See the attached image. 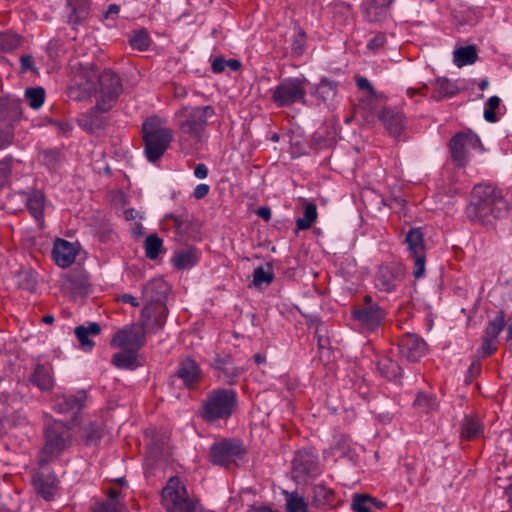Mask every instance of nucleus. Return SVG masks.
Segmentation results:
<instances>
[{
    "label": "nucleus",
    "instance_id": "nucleus-1",
    "mask_svg": "<svg viewBox=\"0 0 512 512\" xmlns=\"http://www.w3.org/2000/svg\"><path fill=\"white\" fill-rule=\"evenodd\" d=\"M75 87L70 88V95L77 100L99 94L97 108L111 110L123 92L120 76L111 69L97 71L93 63L80 64Z\"/></svg>",
    "mask_w": 512,
    "mask_h": 512
},
{
    "label": "nucleus",
    "instance_id": "nucleus-2",
    "mask_svg": "<svg viewBox=\"0 0 512 512\" xmlns=\"http://www.w3.org/2000/svg\"><path fill=\"white\" fill-rule=\"evenodd\" d=\"M509 204L500 190L491 185H476L471 193L466 215L470 221L486 227L508 215Z\"/></svg>",
    "mask_w": 512,
    "mask_h": 512
},
{
    "label": "nucleus",
    "instance_id": "nucleus-3",
    "mask_svg": "<svg viewBox=\"0 0 512 512\" xmlns=\"http://www.w3.org/2000/svg\"><path fill=\"white\" fill-rule=\"evenodd\" d=\"M215 115L211 105L197 107H182L176 112L179 127V145L181 151L190 154L198 151L205 139L208 118Z\"/></svg>",
    "mask_w": 512,
    "mask_h": 512
},
{
    "label": "nucleus",
    "instance_id": "nucleus-4",
    "mask_svg": "<svg viewBox=\"0 0 512 512\" xmlns=\"http://www.w3.org/2000/svg\"><path fill=\"white\" fill-rule=\"evenodd\" d=\"M71 427L62 421H53L44 428V447L41 450V465L59 458L72 444Z\"/></svg>",
    "mask_w": 512,
    "mask_h": 512
},
{
    "label": "nucleus",
    "instance_id": "nucleus-5",
    "mask_svg": "<svg viewBox=\"0 0 512 512\" xmlns=\"http://www.w3.org/2000/svg\"><path fill=\"white\" fill-rule=\"evenodd\" d=\"M145 155L148 161L156 162L169 148L173 139L171 129L161 127L157 117H150L142 124Z\"/></svg>",
    "mask_w": 512,
    "mask_h": 512
},
{
    "label": "nucleus",
    "instance_id": "nucleus-6",
    "mask_svg": "<svg viewBox=\"0 0 512 512\" xmlns=\"http://www.w3.org/2000/svg\"><path fill=\"white\" fill-rule=\"evenodd\" d=\"M237 406V394L232 389H217L210 392L203 402L201 417L207 422L228 419Z\"/></svg>",
    "mask_w": 512,
    "mask_h": 512
},
{
    "label": "nucleus",
    "instance_id": "nucleus-7",
    "mask_svg": "<svg viewBox=\"0 0 512 512\" xmlns=\"http://www.w3.org/2000/svg\"><path fill=\"white\" fill-rule=\"evenodd\" d=\"M352 319L363 332H374L384 322L386 310L375 302L370 295H366L363 303L352 309Z\"/></svg>",
    "mask_w": 512,
    "mask_h": 512
},
{
    "label": "nucleus",
    "instance_id": "nucleus-8",
    "mask_svg": "<svg viewBox=\"0 0 512 512\" xmlns=\"http://www.w3.org/2000/svg\"><path fill=\"white\" fill-rule=\"evenodd\" d=\"M162 505L168 512H202L188 497L186 488L177 477H172L161 492Z\"/></svg>",
    "mask_w": 512,
    "mask_h": 512
},
{
    "label": "nucleus",
    "instance_id": "nucleus-9",
    "mask_svg": "<svg viewBox=\"0 0 512 512\" xmlns=\"http://www.w3.org/2000/svg\"><path fill=\"white\" fill-rule=\"evenodd\" d=\"M305 82V79L300 78L282 80L272 91V101L278 107H287L303 101L306 95Z\"/></svg>",
    "mask_w": 512,
    "mask_h": 512
},
{
    "label": "nucleus",
    "instance_id": "nucleus-10",
    "mask_svg": "<svg viewBox=\"0 0 512 512\" xmlns=\"http://www.w3.org/2000/svg\"><path fill=\"white\" fill-rule=\"evenodd\" d=\"M245 448L240 440L223 439L210 447V461L214 465L228 467L236 459L245 454Z\"/></svg>",
    "mask_w": 512,
    "mask_h": 512
},
{
    "label": "nucleus",
    "instance_id": "nucleus-11",
    "mask_svg": "<svg viewBox=\"0 0 512 512\" xmlns=\"http://www.w3.org/2000/svg\"><path fill=\"white\" fill-rule=\"evenodd\" d=\"M449 147L452 160L458 167H464L466 165L467 148L483 149L480 138L472 131L456 133L450 139Z\"/></svg>",
    "mask_w": 512,
    "mask_h": 512
},
{
    "label": "nucleus",
    "instance_id": "nucleus-12",
    "mask_svg": "<svg viewBox=\"0 0 512 512\" xmlns=\"http://www.w3.org/2000/svg\"><path fill=\"white\" fill-rule=\"evenodd\" d=\"M405 276V267L401 263L391 262L381 265L375 275V287L382 292L396 291Z\"/></svg>",
    "mask_w": 512,
    "mask_h": 512
},
{
    "label": "nucleus",
    "instance_id": "nucleus-13",
    "mask_svg": "<svg viewBox=\"0 0 512 512\" xmlns=\"http://www.w3.org/2000/svg\"><path fill=\"white\" fill-rule=\"evenodd\" d=\"M397 347L400 357L409 362L419 361L427 351L426 342L413 333H406L401 336Z\"/></svg>",
    "mask_w": 512,
    "mask_h": 512
},
{
    "label": "nucleus",
    "instance_id": "nucleus-14",
    "mask_svg": "<svg viewBox=\"0 0 512 512\" xmlns=\"http://www.w3.org/2000/svg\"><path fill=\"white\" fill-rule=\"evenodd\" d=\"M167 313V306L145 305L140 316V325L144 332L156 333L160 331L166 323Z\"/></svg>",
    "mask_w": 512,
    "mask_h": 512
},
{
    "label": "nucleus",
    "instance_id": "nucleus-15",
    "mask_svg": "<svg viewBox=\"0 0 512 512\" xmlns=\"http://www.w3.org/2000/svg\"><path fill=\"white\" fill-rule=\"evenodd\" d=\"M145 343V332L142 327L134 329L133 327L125 326L114 334L110 344L113 347L138 351Z\"/></svg>",
    "mask_w": 512,
    "mask_h": 512
},
{
    "label": "nucleus",
    "instance_id": "nucleus-16",
    "mask_svg": "<svg viewBox=\"0 0 512 512\" xmlns=\"http://www.w3.org/2000/svg\"><path fill=\"white\" fill-rule=\"evenodd\" d=\"M28 387L24 383L9 382L0 391V403L11 410H19L26 400Z\"/></svg>",
    "mask_w": 512,
    "mask_h": 512
},
{
    "label": "nucleus",
    "instance_id": "nucleus-17",
    "mask_svg": "<svg viewBox=\"0 0 512 512\" xmlns=\"http://www.w3.org/2000/svg\"><path fill=\"white\" fill-rule=\"evenodd\" d=\"M169 284L162 278H154L143 287L142 295L145 305L166 306Z\"/></svg>",
    "mask_w": 512,
    "mask_h": 512
},
{
    "label": "nucleus",
    "instance_id": "nucleus-18",
    "mask_svg": "<svg viewBox=\"0 0 512 512\" xmlns=\"http://www.w3.org/2000/svg\"><path fill=\"white\" fill-rule=\"evenodd\" d=\"M293 473L296 478L314 477L318 474L317 457L308 451H299L293 459Z\"/></svg>",
    "mask_w": 512,
    "mask_h": 512
},
{
    "label": "nucleus",
    "instance_id": "nucleus-19",
    "mask_svg": "<svg viewBox=\"0 0 512 512\" xmlns=\"http://www.w3.org/2000/svg\"><path fill=\"white\" fill-rule=\"evenodd\" d=\"M100 108H97V103L89 111L81 113L77 118V124L79 127L88 132L94 133L100 130H104L107 126V118L102 115L106 113Z\"/></svg>",
    "mask_w": 512,
    "mask_h": 512
},
{
    "label": "nucleus",
    "instance_id": "nucleus-20",
    "mask_svg": "<svg viewBox=\"0 0 512 512\" xmlns=\"http://www.w3.org/2000/svg\"><path fill=\"white\" fill-rule=\"evenodd\" d=\"M392 0H368L362 4L364 17L370 23H381L390 14Z\"/></svg>",
    "mask_w": 512,
    "mask_h": 512
},
{
    "label": "nucleus",
    "instance_id": "nucleus-21",
    "mask_svg": "<svg viewBox=\"0 0 512 512\" xmlns=\"http://www.w3.org/2000/svg\"><path fill=\"white\" fill-rule=\"evenodd\" d=\"M87 399V393L85 390H78L73 395H64L58 397L54 409L58 413H78L81 411Z\"/></svg>",
    "mask_w": 512,
    "mask_h": 512
},
{
    "label": "nucleus",
    "instance_id": "nucleus-22",
    "mask_svg": "<svg viewBox=\"0 0 512 512\" xmlns=\"http://www.w3.org/2000/svg\"><path fill=\"white\" fill-rule=\"evenodd\" d=\"M76 255L77 250L72 243L64 239H56L52 249V257L59 267H69L75 261Z\"/></svg>",
    "mask_w": 512,
    "mask_h": 512
},
{
    "label": "nucleus",
    "instance_id": "nucleus-23",
    "mask_svg": "<svg viewBox=\"0 0 512 512\" xmlns=\"http://www.w3.org/2000/svg\"><path fill=\"white\" fill-rule=\"evenodd\" d=\"M175 376L183 381L186 388H192L199 382L201 370L195 360L187 357L180 362Z\"/></svg>",
    "mask_w": 512,
    "mask_h": 512
},
{
    "label": "nucleus",
    "instance_id": "nucleus-24",
    "mask_svg": "<svg viewBox=\"0 0 512 512\" xmlns=\"http://www.w3.org/2000/svg\"><path fill=\"white\" fill-rule=\"evenodd\" d=\"M379 120L382 122L386 130L394 138L400 136L403 131V114L391 108H384L380 115Z\"/></svg>",
    "mask_w": 512,
    "mask_h": 512
},
{
    "label": "nucleus",
    "instance_id": "nucleus-25",
    "mask_svg": "<svg viewBox=\"0 0 512 512\" xmlns=\"http://www.w3.org/2000/svg\"><path fill=\"white\" fill-rule=\"evenodd\" d=\"M22 116V107L19 99L0 97V118L6 124L18 121Z\"/></svg>",
    "mask_w": 512,
    "mask_h": 512
},
{
    "label": "nucleus",
    "instance_id": "nucleus-26",
    "mask_svg": "<svg viewBox=\"0 0 512 512\" xmlns=\"http://www.w3.org/2000/svg\"><path fill=\"white\" fill-rule=\"evenodd\" d=\"M433 93L431 99L442 101L445 98H452L459 93L458 86L446 77H438L433 82Z\"/></svg>",
    "mask_w": 512,
    "mask_h": 512
},
{
    "label": "nucleus",
    "instance_id": "nucleus-27",
    "mask_svg": "<svg viewBox=\"0 0 512 512\" xmlns=\"http://www.w3.org/2000/svg\"><path fill=\"white\" fill-rule=\"evenodd\" d=\"M44 201V193L40 190H33L26 198V207L40 227L44 224Z\"/></svg>",
    "mask_w": 512,
    "mask_h": 512
},
{
    "label": "nucleus",
    "instance_id": "nucleus-28",
    "mask_svg": "<svg viewBox=\"0 0 512 512\" xmlns=\"http://www.w3.org/2000/svg\"><path fill=\"white\" fill-rule=\"evenodd\" d=\"M68 6L71 8L69 15V23L76 28L82 24L90 14L89 0H67Z\"/></svg>",
    "mask_w": 512,
    "mask_h": 512
},
{
    "label": "nucleus",
    "instance_id": "nucleus-29",
    "mask_svg": "<svg viewBox=\"0 0 512 512\" xmlns=\"http://www.w3.org/2000/svg\"><path fill=\"white\" fill-rule=\"evenodd\" d=\"M29 382L41 391H49L54 386L50 369L41 363L35 365L34 371L29 377Z\"/></svg>",
    "mask_w": 512,
    "mask_h": 512
},
{
    "label": "nucleus",
    "instance_id": "nucleus-30",
    "mask_svg": "<svg viewBox=\"0 0 512 512\" xmlns=\"http://www.w3.org/2000/svg\"><path fill=\"white\" fill-rule=\"evenodd\" d=\"M461 436L466 440H473L483 434L484 427L476 415H465L461 422Z\"/></svg>",
    "mask_w": 512,
    "mask_h": 512
},
{
    "label": "nucleus",
    "instance_id": "nucleus-31",
    "mask_svg": "<svg viewBox=\"0 0 512 512\" xmlns=\"http://www.w3.org/2000/svg\"><path fill=\"white\" fill-rule=\"evenodd\" d=\"M68 288L76 294L87 293L90 287L89 278L85 271L77 270L70 272L66 278Z\"/></svg>",
    "mask_w": 512,
    "mask_h": 512
},
{
    "label": "nucleus",
    "instance_id": "nucleus-32",
    "mask_svg": "<svg viewBox=\"0 0 512 512\" xmlns=\"http://www.w3.org/2000/svg\"><path fill=\"white\" fill-rule=\"evenodd\" d=\"M377 369L380 374L389 381H393L396 384L401 383L402 368L391 358L386 357L381 359L377 364Z\"/></svg>",
    "mask_w": 512,
    "mask_h": 512
},
{
    "label": "nucleus",
    "instance_id": "nucleus-33",
    "mask_svg": "<svg viewBox=\"0 0 512 512\" xmlns=\"http://www.w3.org/2000/svg\"><path fill=\"white\" fill-rule=\"evenodd\" d=\"M137 352L138 351H134V349H124L118 353H115L111 362L118 369L133 370L138 366Z\"/></svg>",
    "mask_w": 512,
    "mask_h": 512
},
{
    "label": "nucleus",
    "instance_id": "nucleus-34",
    "mask_svg": "<svg viewBox=\"0 0 512 512\" xmlns=\"http://www.w3.org/2000/svg\"><path fill=\"white\" fill-rule=\"evenodd\" d=\"M100 332L101 327L96 322L90 323L87 327L79 325L74 330L75 336L83 349H92L94 342L89 339V335H98Z\"/></svg>",
    "mask_w": 512,
    "mask_h": 512
},
{
    "label": "nucleus",
    "instance_id": "nucleus-35",
    "mask_svg": "<svg viewBox=\"0 0 512 512\" xmlns=\"http://www.w3.org/2000/svg\"><path fill=\"white\" fill-rule=\"evenodd\" d=\"M173 265L179 270L193 267L198 262L196 250L193 248L176 251L172 258Z\"/></svg>",
    "mask_w": 512,
    "mask_h": 512
},
{
    "label": "nucleus",
    "instance_id": "nucleus-36",
    "mask_svg": "<svg viewBox=\"0 0 512 512\" xmlns=\"http://www.w3.org/2000/svg\"><path fill=\"white\" fill-rule=\"evenodd\" d=\"M405 243L410 255L425 253L424 234L421 228L410 229L406 233Z\"/></svg>",
    "mask_w": 512,
    "mask_h": 512
},
{
    "label": "nucleus",
    "instance_id": "nucleus-37",
    "mask_svg": "<svg viewBox=\"0 0 512 512\" xmlns=\"http://www.w3.org/2000/svg\"><path fill=\"white\" fill-rule=\"evenodd\" d=\"M454 63L461 68L466 65L474 64L478 59L477 49L475 45H468L457 48L454 53Z\"/></svg>",
    "mask_w": 512,
    "mask_h": 512
},
{
    "label": "nucleus",
    "instance_id": "nucleus-38",
    "mask_svg": "<svg viewBox=\"0 0 512 512\" xmlns=\"http://www.w3.org/2000/svg\"><path fill=\"white\" fill-rule=\"evenodd\" d=\"M337 92L338 82L329 80L328 78H322L316 87L315 95L323 102H328L336 97Z\"/></svg>",
    "mask_w": 512,
    "mask_h": 512
},
{
    "label": "nucleus",
    "instance_id": "nucleus-39",
    "mask_svg": "<svg viewBox=\"0 0 512 512\" xmlns=\"http://www.w3.org/2000/svg\"><path fill=\"white\" fill-rule=\"evenodd\" d=\"M188 214L186 208H180L176 212L166 214L160 223L162 230L175 232L180 226V221L185 220Z\"/></svg>",
    "mask_w": 512,
    "mask_h": 512
},
{
    "label": "nucleus",
    "instance_id": "nucleus-40",
    "mask_svg": "<svg viewBox=\"0 0 512 512\" xmlns=\"http://www.w3.org/2000/svg\"><path fill=\"white\" fill-rule=\"evenodd\" d=\"M81 437L86 446L97 445L102 438L100 426L94 422H89L81 428Z\"/></svg>",
    "mask_w": 512,
    "mask_h": 512
},
{
    "label": "nucleus",
    "instance_id": "nucleus-41",
    "mask_svg": "<svg viewBox=\"0 0 512 512\" xmlns=\"http://www.w3.org/2000/svg\"><path fill=\"white\" fill-rule=\"evenodd\" d=\"M274 280L273 266L272 263L266 262L265 267L263 265L255 268L253 272L252 284L256 287H260L262 284L269 285Z\"/></svg>",
    "mask_w": 512,
    "mask_h": 512
},
{
    "label": "nucleus",
    "instance_id": "nucleus-42",
    "mask_svg": "<svg viewBox=\"0 0 512 512\" xmlns=\"http://www.w3.org/2000/svg\"><path fill=\"white\" fill-rule=\"evenodd\" d=\"M505 312L500 310L496 316L488 322L484 336L497 340V337L505 327Z\"/></svg>",
    "mask_w": 512,
    "mask_h": 512
},
{
    "label": "nucleus",
    "instance_id": "nucleus-43",
    "mask_svg": "<svg viewBox=\"0 0 512 512\" xmlns=\"http://www.w3.org/2000/svg\"><path fill=\"white\" fill-rule=\"evenodd\" d=\"M163 247V241L157 234H150L144 241L145 255L150 260L158 258Z\"/></svg>",
    "mask_w": 512,
    "mask_h": 512
},
{
    "label": "nucleus",
    "instance_id": "nucleus-44",
    "mask_svg": "<svg viewBox=\"0 0 512 512\" xmlns=\"http://www.w3.org/2000/svg\"><path fill=\"white\" fill-rule=\"evenodd\" d=\"M18 285L20 288L27 290L31 293L37 289V278L35 272L28 268L22 269L17 273Z\"/></svg>",
    "mask_w": 512,
    "mask_h": 512
},
{
    "label": "nucleus",
    "instance_id": "nucleus-45",
    "mask_svg": "<svg viewBox=\"0 0 512 512\" xmlns=\"http://www.w3.org/2000/svg\"><path fill=\"white\" fill-rule=\"evenodd\" d=\"M304 216L299 218L296 222L297 228L299 230L309 229L313 222L317 218V207L314 203L305 202L304 204Z\"/></svg>",
    "mask_w": 512,
    "mask_h": 512
},
{
    "label": "nucleus",
    "instance_id": "nucleus-46",
    "mask_svg": "<svg viewBox=\"0 0 512 512\" xmlns=\"http://www.w3.org/2000/svg\"><path fill=\"white\" fill-rule=\"evenodd\" d=\"M286 511L287 512H308V505L304 498L294 493H286Z\"/></svg>",
    "mask_w": 512,
    "mask_h": 512
},
{
    "label": "nucleus",
    "instance_id": "nucleus-47",
    "mask_svg": "<svg viewBox=\"0 0 512 512\" xmlns=\"http://www.w3.org/2000/svg\"><path fill=\"white\" fill-rule=\"evenodd\" d=\"M25 97L32 109H39L45 100V90L42 87L27 88Z\"/></svg>",
    "mask_w": 512,
    "mask_h": 512
},
{
    "label": "nucleus",
    "instance_id": "nucleus-48",
    "mask_svg": "<svg viewBox=\"0 0 512 512\" xmlns=\"http://www.w3.org/2000/svg\"><path fill=\"white\" fill-rule=\"evenodd\" d=\"M129 44L133 49L139 51H146L150 44L151 39L149 37L148 32L145 29H141L137 31L130 39Z\"/></svg>",
    "mask_w": 512,
    "mask_h": 512
},
{
    "label": "nucleus",
    "instance_id": "nucleus-49",
    "mask_svg": "<svg viewBox=\"0 0 512 512\" xmlns=\"http://www.w3.org/2000/svg\"><path fill=\"white\" fill-rule=\"evenodd\" d=\"M20 44V36L11 32H0V50L10 52Z\"/></svg>",
    "mask_w": 512,
    "mask_h": 512
},
{
    "label": "nucleus",
    "instance_id": "nucleus-50",
    "mask_svg": "<svg viewBox=\"0 0 512 512\" xmlns=\"http://www.w3.org/2000/svg\"><path fill=\"white\" fill-rule=\"evenodd\" d=\"M14 136V126L12 124L0 122V150L12 145Z\"/></svg>",
    "mask_w": 512,
    "mask_h": 512
},
{
    "label": "nucleus",
    "instance_id": "nucleus-51",
    "mask_svg": "<svg viewBox=\"0 0 512 512\" xmlns=\"http://www.w3.org/2000/svg\"><path fill=\"white\" fill-rule=\"evenodd\" d=\"M414 406L422 412H429L435 406V397L432 394L419 392L414 400Z\"/></svg>",
    "mask_w": 512,
    "mask_h": 512
},
{
    "label": "nucleus",
    "instance_id": "nucleus-52",
    "mask_svg": "<svg viewBox=\"0 0 512 512\" xmlns=\"http://www.w3.org/2000/svg\"><path fill=\"white\" fill-rule=\"evenodd\" d=\"M500 98L498 96H491L487 103L484 110V119L489 123H495L498 120V117L496 115V109L500 106Z\"/></svg>",
    "mask_w": 512,
    "mask_h": 512
},
{
    "label": "nucleus",
    "instance_id": "nucleus-53",
    "mask_svg": "<svg viewBox=\"0 0 512 512\" xmlns=\"http://www.w3.org/2000/svg\"><path fill=\"white\" fill-rule=\"evenodd\" d=\"M42 163L50 170H55L60 163L59 149H47L42 152Z\"/></svg>",
    "mask_w": 512,
    "mask_h": 512
},
{
    "label": "nucleus",
    "instance_id": "nucleus-54",
    "mask_svg": "<svg viewBox=\"0 0 512 512\" xmlns=\"http://www.w3.org/2000/svg\"><path fill=\"white\" fill-rule=\"evenodd\" d=\"M305 44L306 33L301 27L297 26L296 34L293 36L292 54L297 57L302 55L304 52Z\"/></svg>",
    "mask_w": 512,
    "mask_h": 512
},
{
    "label": "nucleus",
    "instance_id": "nucleus-55",
    "mask_svg": "<svg viewBox=\"0 0 512 512\" xmlns=\"http://www.w3.org/2000/svg\"><path fill=\"white\" fill-rule=\"evenodd\" d=\"M242 372L243 370L234 366L231 361L230 364H227L221 371H219L218 377H223L228 384H234Z\"/></svg>",
    "mask_w": 512,
    "mask_h": 512
},
{
    "label": "nucleus",
    "instance_id": "nucleus-56",
    "mask_svg": "<svg viewBox=\"0 0 512 512\" xmlns=\"http://www.w3.org/2000/svg\"><path fill=\"white\" fill-rule=\"evenodd\" d=\"M12 156L0 160V189L8 184L12 173Z\"/></svg>",
    "mask_w": 512,
    "mask_h": 512
},
{
    "label": "nucleus",
    "instance_id": "nucleus-57",
    "mask_svg": "<svg viewBox=\"0 0 512 512\" xmlns=\"http://www.w3.org/2000/svg\"><path fill=\"white\" fill-rule=\"evenodd\" d=\"M365 494H354L351 508L354 512H372L370 504L366 502Z\"/></svg>",
    "mask_w": 512,
    "mask_h": 512
},
{
    "label": "nucleus",
    "instance_id": "nucleus-58",
    "mask_svg": "<svg viewBox=\"0 0 512 512\" xmlns=\"http://www.w3.org/2000/svg\"><path fill=\"white\" fill-rule=\"evenodd\" d=\"M414 258L413 276L416 279L421 278L425 273L426 255L425 253L411 255Z\"/></svg>",
    "mask_w": 512,
    "mask_h": 512
},
{
    "label": "nucleus",
    "instance_id": "nucleus-59",
    "mask_svg": "<svg viewBox=\"0 0 512 512\" xmlns=\"http://www.w3.org/2000/svg\"><path fill=\"white\" fill-rule=\"evenodd\" d=\"M495 339L483 336L482 343L480 348L478 349V356L486 357L490 356L497 350V347L494 345Z\"/></svg>",
    "mask_w": 512,
    "mask_h": 512
},
{
    "label": "nucleus",
    "instance_id": "nucleus-60",
    "mask_svg": "<svg viewBox=\"0 0 512 512\" xmlns=\"http://www.w3.org/2000/svg\"><path fill=\"white\" fill-rule=\"evenodd\" d=\"M36 488L39 495H41L46 501H51L54 498V492L51 486L46 484L44 481L36 480Z\"/></svg>",
    "mask_w": 512,
    "mask_h": 512
},
{
    "label": "nucleus",
    "instance_id": "nucleus-61",
    "mask_svg": "<svg viewBox=\"0 0 512 512\" xmlns=\"http://www.w3.org/2000/svg\"><path fill=\"white\" fill-rule=\"evenodd\" d=\"M191 220L190 216L188 215L185 220L180 221V226L177 228L175 233V239L177 240H183L190 232L191 230Z\"/></svg>",
    "mask_w": 512,
    "mask_h": 512
},
{
    "label": "nucleus",
    "instance_id": "nucleus-62",
    "mask_svg": "<svg viewBox=\"0 0 512 512\" xmlns=\"http://www.w3.org/2000/svg\"><path fill=\"white\" fill-rule=\"evenodd\" d=\"M386 44V36L384 33H378L371 38L367 43V48L371 51H378Z\"/></svg>",
    "mask_w": 512,
    "mask_h": 512
},
{
    "label": "nucleus",
    "instance_id": "nucleus-63",
    "mask_svg": "<svg viewBox=\"0 0 512 512\" xmlns=\"http://www.w3.org/2000/svg\"><path fill=\"white\" fill-rule=\"evenodd\" d=\"M330 144L331 140L329 138L317 134H315L310 140V147L316 151L327 148Z\"/></svg>",
    "mask_w": 512,
    "mask_h": 512
},
{
    "label": "nucleus",
    "instance_id": "nucleus-64",
    "mask_svg": "<svg viewBox=\"0 0 512 512\" xmlns=\"http://www.w3.org/2000/svg\"><path fill=\"white\" fill-rule=\"evenodd\" d=\"M95 512H127L124 507H122L117 502H108L102 503L99 509Z\"/></svg>",
    "mask_w": 512,
    "mask_h": 512
}]
</instances>
